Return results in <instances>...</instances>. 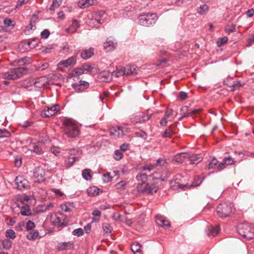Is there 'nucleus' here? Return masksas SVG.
<instances>
[{
    "instance_id": "24",
    "label": "nucleus",
    "mask_w": 254,
    "mask_h": 254,
    "mask_svg": "<svg viewBox=\"0 0 254 254\" xmlns=\"http://www.w3.org/2000/svg\"><path fill=\"white\" fill-rule=\"evenodd\" d=\"M126 75H136L138 73V69L136 68V66L133 65H128L126 66Z\"/></svg>"
},
{
    "instance_id": "6",
    "label": "nucleus",
    "mask_w": 254,
    "mask_h": 254,
    "mask_svg": "<svg viewBox=\"0 0 254 254\" xmlns=\"http://www.w3.org/2000/svg\"><path fill=\"white\" fill-rule=\"evenodd\" d=\"M137 189L139 191L152 194L157 191L158 187L155 183L154 184H149V183L139 184L137 186Z\"/></svg>"
},
{
    "instance_id": "8",
    "label": "nucleus",
    "mask_w": 254,
    "mask_h": 254,
    "mask_svg": "<svg viewBox=\"0 0 254 254\" xmlns=\"http://www.w3.org/2000/svg\"><path fill=\"white\" fill-rule=\"evenodd\" d=\"M78 152V150L74 148L70 150L69 156L65 159L64 162V165L66 168L67 169L71 167L75 161L78 160V158L76 156Z\"/></svg>"
},
{
    "instance_id": "14",
    "label": "nucleus",
    "mask_w": 254,
    "mask_h": 254,
    "mask_svg": "<svg viewBox=\"0 0 254 254\" xmlns=\"http://www.w3.org/2000/svg\"><path fill=\"white\" fill-rule=\"evenodd\" d=\"M171 187L173 190H177L178 189H184L185 188H189V184H181L180 183V179L176 178L170 182Z\"/></svg>"
},
{
    "instance_id": "46",
    "label": "nucleus",
    "mask_w": 254,
    "mask_h": 254,
    "mask_svg": "<svg viewBox=\"0 0 254 254\" xmlns=\"http://www.w3.org/2000/svg\"><path fill=\"white\" fill-rule=\"evenodd\" d=\"M5 236L6 237L11 239H14L16 237L15 232L12 229H8L5 232Z\"/></svg>"
},
{
    "instance_id": "51",
    "label": "nucleus",
    "mask_w": 254,
    "mask_h": 254,
    "mask_svg": "<svg viewBox=\"0 0 254 254\" xmlns=\"http://www.w3.org/2000/svg\"><path fill=\"white\" fill-rule=\"evenodd\" d=\"M10 133L6 129L3 128L0 129V138L8 137L10 136Z\"/></svg>"
},
{
    "instance_id": "13",
    "label": "nucleus",
    "mask_w": 254,
    "mask_h": 254,
    "mask_svg": "<svg viewBox=\"0 0 254 254\" xmlns=\"http://www.w3.org/2000/svg\"><path fill=\"white\" fill-rule=\"evenodd\" d=\"M89 84L86 81L80 80L79 83H74L72 84V87L77 92L84 91L89 87Z\"/></svg>"
},
{
    "instance_id": "29",
    "label": "nucleus",
    "mask_w": 254,
    "mask_h": 254,
    "mask_svg": "<svg viewBox=\"0 0 254 254\" xmlns=\"http://www.w3.org/2000/svg\"><path fill=\"white\" fill-rule=\"evenodd\" d=\"M190 160L191 164H197L202 160V158L200 155L193 154L190 156Z\"/></svg>"
},
{
    "instance_id": "10",
    "label": "nucleus",
    "mask_w": 254,
    "mask_h": 254,
    "mask_svg": "<svg viewBox=\"0 0 254 254\" xmlns=\"http://www.w3.org/2000/svg\"><path fill=\"white\" fill-rule=\"evenodd\" d=\"M104 14V12L102 11H98L95 13L94 15V18L90 20L89 24L93 27H99L103 21L102 17Z\"/></svg>"
},
{
    "instance_id": "60",
    "label": "nucleus",
    "mask_w": 254,
    "mask_h": 254,
    "mask_svg": "<svg viewBox=\"0 0 254 254\" xmlns=\"http://www.w3.org/2000/svg\"><path fill=\"white\" fill-rule=\"evenodd\" d=\"M127 184V183L125 181H121L120 182L117 183L115 187V188L118 189L120 190L123 188L124 187H125Z\"/></svg>"
},
{
    "instance_id": "1",
    "label": "nucleus",
    "mask_w": 254,
    "mask_h": 254,
    "mask_svg": "<svg viewBox=\"0 0 254 254\" xmlns=\"http://www.w3.org/2000/svg\"><path fill=\"white\" fill-rule=\"evenodd\" d=\"M64 132L68 137H75L79 135V131L77 125L71 120H65L63 124Z\"/></svg>"
},
{
    "instance_id": "23",
    "label": "nucleus",
    "mask_w": 254,
    "mask_h": 254,
    "mask_svg": "<svg viewBox=\"0 0 254 254\" xmlns=\"http://www.w3.org/2000/svg\"><path fill=\"white\" fill-rule=\"evenodd\" d=\"M220 230L219 226H210L208 228L207 234L208 236L215 237L217 235Z\"/></svg>"
},
{
    "instance_id": "5",
    "label": "nucleus",
    "mask_w": 254,
    "mask_h": 254,
    "mask_svg": "<svg viewBox=\"0 0 254 254\" xmlns=\"http://www.w3.org/2000/svg\"><path fill=\"white\" fill-rule=\"evenodd\" d=\"M216 212L221 218L228 217L232 212V207L226 203L220 204L217 207Z\"/></svg>"
},
{
    "instance_id": "59",
    "label": "nucleus",
    "mask_w": 254,
    "mask_h": 254,
    "mask_svg": "<svg viewBox=\"0 0 254 254\" xmlns=\"http://www.w3.org/2000/svg\"><path fill=\"white\" fill-rule=\"evenodd\" d=\"M167 163V161L165 159L159 158L157 161L156 166H163Z\"/></svg>"
},
{
    "instance_id": "43",
    "label": "nucleus",
    "mask_w": 254,
    "mask_h": 254,
    "mask_svg": "<svg viewBox=\"0 0 254 254\" xmlns=\"http://www.w3.org/2000/svg\"><path fill=\"white\" fill-rule=\"evenodd\" d=\"M130 121L132 123H141V114L132 116L130 118Z\"/></svg>"
},
{
    "instance_id": "49",
    "label": "nucleus",
    "mask_w": 254,
    "mask_h": 254,
    "mask_svg": "<svg viewBox=\"0 0 254 254\" xmlns=\"http://www.w3.org/2000/svg\"><path fill=\"white\" fill-rule=\"evenodd\" d=\"M189 107L187 106H184L181 109V114L182 115L181 118L179 119L180 121L182 120L183 118H186L187 117H184L185 114H187L189 112Z\"/></svg>"
},
{
    "instance_id": "9",
    "label": "nucleus",
    "mask_w": 254,
    "mask_h": 254,
    "mask_svg": "<svg viewBox=\"0 0 254 254\" xmlns=\"http://www.w3.org/2000/svg\"><path fill=\"white\" fill-rule=\"evenodd\" d=\"M17 188L19 190L28 189L30 184L28 180L24 178L23 176H18L15 180Z\"/></svg>"
},
{
    "instance_id": "19",
    "label": "nucleus",
    "mask_w": 254,
    "mask_h": 254,
    "mask_svg": "<svg viewBox=\"0 0 254 254\" xmlns=\"http://www.w3.org/2000/svg\"><path fill=\"white\" fill-rule=\"evenodd\" d=\"M110 133L117 137H122L125 135L123 128L119 127H114L111 128Z\"/></svg>"
},
{
    "instance_id": "15",
    "label": "nucleus",
    "mask_w": 254,
    "mask_h": 254,
    "mask_svg": "<svg viewBox=\"0 0 254 254\" xmlns=\"http://www.w3.org/2000/svg\"><path fill=\"white\" fill-rule=\"evenodd\" d=\"M76 63V57L73 56L69 58L68 59L62 61L60 62L59 64L63 67H67L69 66H73Z\"/></svg>"
},
{
    "instance_id": "30",
    "label": "nucleus",
    "mask_w": 254,
    "mask_h": 254,
    "mask_svg": "<svg viewBox=\"0 0 254 254\" xmlns=\"http://www.w3.org/2000/svg\"><path fill=\"white\" fill-rule=\"evenodd\" d=\"M124 75H126V66H119L117 67L116 71L115 73L116 77H119Z\"/></svg>"
},
{
    "instance_id": "21",
    "label": "nucleus",
    "mask_w": 254,
    "mask_h": 254,
    "mask_svg": "<svg viewBox=\"0 0 254 254\" xmlns=\"http://www.w3.org/2000/svg\"><path fill=\"white\" fill-rule=\"evenodd\" d=\"M73 246V243L71 242H61L57 245V249L59 251H64L72 248Z\"/></svg>"
},
{
    "instance_id": "42",
    "label": "nucleus",
    "mask_w": 254,
    "mask_h": 254,
    "mask_svg": "<svg viewBox=\"0 0 254 254\" xmlns=\"http://www.w3.org/2000/svg\"><path fill=\"white\" fill-rule=\"evenodd\" d=\"M1 244L4 249L9 250L11 247L12 242L10 240L5 239L2 241Z\"/></svg>"
},
{
    "instance_id": "48",
    "label": "nucleus",
    "mask_w": 254,
    "mask_h": 254,
    "mask_svg": "<svg viewBox=\"0 0 254 254\" xmlns=\"http://www.w3.org/2000/svg\"><path fill=\"white\" fill-rule=\"evenodd\" d=\"M62 2V0H54L50 7V10H54L56 8L58 7L61 4Z\"/></svg>"
},
{
    "instance_id": "44",
    "label": "nucleus",
    "mask_w": 254,
    "mask_h": 254,
    "mask_svg": "<svg viewBox=\"0 0 254 254\" xmlns=\"http://www.w3.org/2000/svg\"><path fill=\"white\" fill-rule=\"evenodd\" d=\"M202 110L201 109H196L193 110H190V111L188 112L187 114H185L184 117H189V116H193L198 114Z\"/></svg>"
},
{
    "instance_id": "35",
    "label": "nucleus",
    "mask_w": 254,
    "mask_h": 254,
    "mask_svg": "<svg viewBox=\"0 0 254 254\" xmlns=\"http://www.w3.org/2000/svg\"><path fill=\"white\" fill-rule=\"evenodd\" d=\"M91 171L89 169H85L82 171V175L83 178L86 181H89L91 179Z\"/></svg>"
},
{
    "instance_id": "17",
    "label": "nucleus",
    "mask_w": 254,
    "mask_h": 254,
    "mask_svg": "<svg viewBox=\"0 0 254 254\" xmlns=\"http://www.w3.org/2000/svg\"><path fill=\"white\" fill-rule=\"evenodd\" d=\"M149 180H152V182L155 184L158 183L159 182H164L165 181V178H161V172H154L151 175L149 176Z\"/></svg>"
},
{
    "instance_id": "38",
    "label": "nucleus",
    "mask_w": 254,
    "mask_h": 254,
    "mask_svg": "<svg viewBox=\"0 0 254 254\" xmlns=\"http://www.w3.org/2000/svg\"><path fill=\"white\" fill-rule=\"evenodd\" d=\"M208 9V6L206 4H204L198 7L197 11L199 14L203 15L207 12Z\"/></svg>"
},
{
    "instance_id": "62",
    "label": "nucleus",
    "mask_w": 254,
    "mask_h": 254,
    "mask_svg": "<svg viewBox=\"0 0 254 254\" xmlns=\"http://www.w3.org/2000/svg\"><path fill=\"white\" fill-rule=\"evenodd\" d=\"M22 164V159L20 157L16 156L14 159V165L16 167H19Z\"/></svg>"
},
{
    "instance_id": "61",
    "label": "nucleus",
    "mask_w": 254,
    "mask_h": 254,
    "mask_svg": "<svg viewBox=\"0 0 254 254\" xmlns=\"http://www.w3.org/2000/svg\"><path fill=\"white\" fill-rule=\"evenodd\" d=\"M37 43L38 40L33 39L31 41H28L27 44L29 46L30 48L32 49L35 48L37 45Z\"/></svg>"
},
{
    "instance_id": "56",
    "label": "nucleus",
    "mask_w": 254,
    "mask_h": 254,
    "mask_svg": "<svg viewBox=\"0 0 254 254\" xmlns=\"http://www.w3.org/2000/svg\"><path fill=\"white\" fill-rule=\"evenodd\" d=\"M72 235L77 236H81L83 235V231L82 228H78L72 231Z\"/></svg>"
},
{
    "instance_id": "36",
    "label": "nucleus",
    "mask_w": 254,
    "mask_h": 254,
    "mask_svg": "<svg viewBox=\"0 0 254 254\" xmlns=\"http://www.w3.org/2000/svg\"><path fill=\"white\" fill-rule=\"evenodd\" d=\"M203 181V178L199 176L195 177L191 185H189V188L191 187H197L199 186Z\"/></svg>"
},
{
    "instance_id": "7",
    "label": "nucleus",
    "mask_w": 254,
    "mask_h": 254,
    "mask_svg": "<svg viewBox=\"0 0 254 254\" xmlns=\"http://www.w3.org/2000/svg\"><path fill=\"white\" fill-rule=\"evenodd\" d=\"M33 179L34 182L41 183L46 180L45 170L41 167H36L33 172Z\"/></svg>"
},
{
    "instance_id": "55",
    "label": "nucleus",
    "mask_w": 254,
    "mask_h": 254,
    "mask_svg": "<svg viewBox=\"0 0 254 254\" xmlns=\"http://www.w3.org/2000/svg\"><path fill=\"white\" fill-rule=\"evenodd\" d=\"M81 66L83 70V71H87V72H90L92 71V70L93 69V68L91 66V65L87 63H85L84 64H83L81 65Z\"/></svg>"
},
{
    "instance_id": "50",
    "label": "nucleus",
    "mask_w": 254,
    "mask_h": 254,
    "mask_svg": "<svg viewBox=\"0 0 254 254\" xmlns=\"http://www.w3.org/2000/svg\"><path fill=\"white\" fill-rule=\"evenodd\" d=\"M223 161H224V163H225L226 166L232 165L235 162L234 159L230 156L224 157Z\"/></svg>"
},
{
    "instance_id": "22",
    "label": "nucleus",
    "mask_w": 254,
    "mask_h": 254,
    "mask_svg": "<svg viewBox=\"0 0 254 254\" xmlns=\"http://www.w3.org/2000/svg\"><path fill=\"white\" fill-rule=\"evenodd\" d=\"M94 54V48H90L89 49H84L81 53V57L84 60H87Z\"/></svg>"
},
{
    "instance_id": "54",
    "label": "nucleus",
    "mask_w": 254,
    "mask_h": 254,
    "mask_svg": "<svg viewBox=\"0 0 254 254\" xmlns=\"http://www.w3.org/2000/svg\"><path fill=\"white\" fill-rule=\"evenodd\" d=\"M103 229L104 232L106 234L110 233L112 231V228L110 225L108 223L103 224Z\"/></svg>"
},
{
    "instance_id": "34",
    "label": "nucleus",
    "mask_w": 254,
    "mask_h": 254,
    "mask_svg": "<svg viewBox=\"0 0 254 254\" xmlns=\"http://www.w3.org/2000/svg\"><path fill=\"white\" fill-rule=\"evenodd\" d=\"M99 189L96 187H90L87 190L90 196H96L99 194Z\"/></svg>"
},
{
    "instance_id": "47",
    "label": "nucleus",
    "mask_w": 254,
    "mask_h": 254,
    "mask_svg": "<svg viewBox=\"0 0 254 254\" xmlns=\"http://www.w3.org/2000/svg\"><path fill=\"white\" fill-rule=\"evenodd\" d=\"M225 31L229 34L236 31L235 25L233 24L227 25L225 28Z\"/></svg>"
},
{
    "instance_id": "16",
    "label": "nucleus",
    "mask_w": 254,
    "mask_h": 254,
    "mask_svg": "<svg viewBox=\"0 0 254 254\" xmlns=\"http://www.w3.org/2000/svg\"><path fill=\"white\" fill-rule=\"evenodd\" d=\"M103 46L104 50L106 52H111L116 49L117 46V42L111 40L107 39L106 41L104 43Z\"/></svg>"
},
{
    "instance_id": "31",
    "label": "nucleus",
    "mask_w": 254,
    "mask_h": 254,
    "mask_svg": "<svg viewBox=\"0 0 254 254\" xmlns=\"http://www.w3.org/2000/svg\"><path fill=\"white\" fill-rule=\"evenodd\" d=\"M39 232L38 230L28 233L26 235V238L29 240H35L38 238Z\"/></svg>"
},
{
    "instance_id": "45",
    "label": "nucleus",
    "mask_w": 254,
    "mask_h": 254,
    "mask_svg": "<svg viewBox=\"0 0 254 254\" xmlns=\"http://www.w3.org/2000/svg\"><path fill=\"white\" fill-rule=\"evenodd\" d=\"M84 73L82 66L74 69L70 73L71 76H73L75 75H81Z\"/></svg>"
},
{
    "instance_id": "53",
    "label": "nucleus",
    "mask_w": 254,
    "mask_h": 254,
    "mask_svg": "<svg viewBox=\"0 0 254 254\" xmlns=\"http://www.w3.org/2000/svg\"><path fill=\"white\" fill-rule=\"evenodd\" d=\"M228 41V38L227 37H223L220 38L216 42L217 46L219 47L222 46L223 44L226 43Z\"/></svg>"
},
{
    "instance_id": "20",
    "label": "nucleus",
    "mask_w": 254,
    "mask_h": 254,
    "mask_svg": "<svg viewBox=\"0 0 254 254\" xmlns=\"http://www.w3.org/2000/svg\"><path fill=\"white\" fill-rule=\"evenodd\" d=\"M31 84H33L36 88L40 89L45 85V78L44 77H41L33 79L31 82Z\"/></svg>"
},
{
    "instance_id": "12",
    "label": "nucleus",
    "mask_w": 254,
    "mask_h": 254,
    "mask_svg": "<svg viewBox=\"0 0 254 254\" xmlns=\"http://www.w3.org/2000/svg\"><path fill=\"white\" fill-rule=\"evenodd\" d=\"M50 221L51 223L55 226L65 227L67 225L66 223L64 222V220H62L61 218L55 213L51 214L50 217Z\"/></svg>"
},
{
    "instance_id": "18",
    "label": "nucleus",
    "mask_w": 254,
    "mask_h": 254,
    "mask_svg": "<svg viewBox=\"0 0 254 254\" xmlns=\"http://www.w3.org/2000/svg\"><path fill=\"white\" fill-rule=\"evenodd\" d=\"M156 223L157 225L162 227L168 228L170 226V222L163 216H157L156 218Z\"/></svg>"
},
{
    "instance_id": "25",
    "label": "nucleus",
    "mask_w": 254,
    "mask_h": 254,
    "mask_svg": "<svg viewBox=\"0 0 254 254\" xmlns=\"http://www.w3.org/2000/svg\"><path fill=\"white\" fill-rule=\"evenodd\" d=\"M188 155L186 153H181L175 155L173 160L178 163H182L188 158Z\"/></svg>"
},
{
    "instance_id": "27",
    "label": "nucleus",
    "mask_w": 254,
    "mask_h": 254,
    "mask_svg": "<svg viewBox=\"0 0 254 254\" xmlns=\"http://www.w3.org/2000/svg\"><path fill=\"white\" fill-rule=\"evenodd\" d=\"M78 21L76 20L72 21L71 25L70 27L66 29V31L69 33H73L79 28Z\"/></svg>"
},
{
    "instance_id": "39",
    "label": "nucleus",
    "mask_w": 254,
    "mask_h": 254,
    "mask_svg": "<svg viewBox=\"0 0 254 254\" xmlns=\"http://www.w3.org/2000/svg\"><path fill=\"white\" fill-rule=\"evenodd\" d=\"M218 160L215 158H213L207 166L208 170L213 169L215 168L217 169V165L218 164Z\"/></svg>"
},
{
    "instance_id": "26",
    "label": "nucleus",
    "mask_w": 254,
    "mask_h": 254,
    "mask_svg": "<svg viewBox=\"0 0 254 254\" xmlns=\"http://www.w3.org/2000/svg\"><path fill=\"white\" fill-rule=\"evenodd\" d=\"M131 250L134 254H143L141 246L138 243H134L131 246Z\"/></svg>"
},
{
    "instance_id": "58",
    "label": "nucleus",
    "mask_w": 254,
    "mask_h": 254,
    "mask_svg": "<svg viewBox=\"0 0 254 254\" xmlns=\"http://www.w3.org/2000/svg\"><path fill=\"white\" fill-rule=\"evenodd\" d=\"M35 227V225L34 222L31 221H28L26 224V229L27 231L31 230Z\"/></svg>"
},
{
    "instance_id": "32",
    "label": "nucleus",
    "mask_w": 254,
    "mask_h": 254,
    "mask_svg": "<svg viewBox=\"0 0 254 254\" xmlns=\"http://www.w3.org/2000/svg\"><path fill=\"white\" fill-rule=\"evenodd\" d=\"M29 149L37 154H41L43 152L41 147L35 144L30 145Z\"/></svg>"
},
{
    "instance_id": "52",
    "label": "nucleus",
    "mask_w": 254,
    "mask_h": 254,
    "mask_svg": "<svg viewBox=\"0 0 254 254\" xmlns=\"http://www.w3.org/2000/svg\"><path fill=\"white\" fill-rule=\"evenodd\" d=\"M4 24L6 27H13L14 26V22L13 21L11 20L9 18H5L3 21Z\"/></svg>"
},
{
    "instance_id": "3",
    "label": "nucleus",
    "mask_w": 254,
    "mask_h": 254,
    "mask_svg": "<svg viewBox=\"0 0 254 254\" xmlns=\"http://www.w3.org/2000/svg\"><path fill=\"white\" fill-rule=\"evenodd\" d=\"M26 72V69L24 67H18L10 69L7 72L1 73V77L4 79L15 80L21 77Z\"/></svg>"
},
{
    "instance_id": "64",
    "label": "nucleus",
    "mask_w": 254,
    "mask_h": 254,
    "mask_svg": "<svg viewBox=\"0 0 254 254\" xmlns=\"http://www.w3.org/2000/svg\"><path fill=\"white\" fill-rule=\"evenodd\" d=\"M178 97L181 100H183L188 98V95L187 93L185 92L181 91L180 92Z\"/></svg>"
},
{
    "instance_id": "11",
    "label": "nucleus",
    "mask_w": 254,
    "mask_h": 254,
    "mask_svg": "<svg viewBox=\"0 0 254 254\" xmlns=\"http://www.w3.org/2000/svg\"><path fill=\"white\" fill-rule=\"evenodd\" d=\"M59 110V106L57 104L51 107H47V109L41 112V115L43 117H49L55 115Z\"/></svg>"
},
{
    "instance_id": "57",
    "label": "nucleus",
    "mask_w": 254,
    "mask_h": 254,
    "mask_svg": "<svg viewBox=\"0 0 254 254\" xmlns=\"http://www.w3.org/2000/svg\"><path fill=\"white\" fill-rule=\"evenodd\" d=\"M123 154L121 151L116 150L114 154V158L116 160H119L123 157Z\"/></svg>"
},
{
    "instance_id": "41",
    "label": "nucleus",
    "mask_w": 254,
    "mask_h": 254,
    "mask_svg": "<svg viewBox=\"0 0 254 254\" xmlns=\"http://www.w3.org/2000/svg\"><path fill=\"white\" fill-rule=\"evenodd\" d=\"M20 213L23 216H29L31 214V211L28 206L21 207Z\"/></svg>"
},
{
    "instance_id": "2",
    "label": "nucleus",
    "mask_w": 254,
    "mask_h": 254,
    "mask_svg": "<svg viewBox=\"0 0 254 254\" xmlns=\"http://www.w3.org/2000/svg\"><path fill=\"white\" fill-rule=\"evenodd\" d=\"M238 233L244 238L247 240L252 239L254 238V228L247 223L239 224L237 228Z\"/></svg>"
},
{
    "instance_id": "4",
    "label": "nucleus",
    "mask_w": 254,
    "mask_h": 254,
    "mask_svg": "<svg viewBox=\"0 0 254 254\" xmlns=\"http://www.w3.org/2000/svg\"><path fill=\"white\" fill-rule=\"evenodd\" d=\"M158 19L155 13H145L138 17L139 24L142 26L149 27L154 25Z\"/></svg>"
},
{
    "instance_id": "63",
    "label": "nucleus",
    "mask_w": 254,
    "mask_h": 254,
    "mask_svg": "<svg viewBox=\"0 0 254 254\" xmlns=\"http://www.w3.org/2000/svg\"><path fill=\"white\" fill-rule=\"evenodd\" d=\"M49 35L50 32L48 29H45L41 33V36L44 39H47Z\"/></svg>"
},
{
    "instance_id": "33",
    "label": "nucleus",
    "mask_w": 254,
    "mask_h": 254,
    "mask_svg": "<svg viewBox=\"0 0 254 254\" xmlns=\"http://www.w3.org/2000/svg\"><path fill=\"white\" fill-rule=\"evenodd\" d=\"M93 0H83L79 1V4L81 8H85L88 6L93 5Z\"/></svg>"
},
{
    "instance_id": "37",
    "label": "nucleus",
    "mask_w": 254,
    "mask_h": 254,
    "mask_svg": "<svg viewBox=\"0 0 254 254\" xmlns=\"http://www.w3.org/2000/svg\"><path fill=\"white\" fill-rule=\"evenodd\" d=\"M173 132V126H170L165 130L162 136L164 138L171 137V136Z\"/></svg>"
},
{
    "instance_id": "28",
    "label": "nucleus",
    "mask_w": 254,
    "mask_h": 254,
    "mask_svg": "<svg viewBox=\"0 0 254 254\" xmlns=\"http://www.w3.org/2000/svg\"><path fill=\"white\" fill-rule=\"evenodd\" d=\"M136 180L140 182V184L146 183V181L149 180V176L145 174L139 173L136 177Z\"/></svg>"
},
{
    "instance_id": "40",
    "label": "nucleus",
    "mask_w": 254,
    "mask_h": 254,
    "mask_svg": "<svg viewBox=\"0 0 254 254\" xmlns=\"http://www.w3.org/2000/svg\"><path fill=\"white\" fill-rule=\"evenodd\" d=\"M27 58L26 57L18 59L14 61L12 64L14 65H22L27 63Z\"/></svg>"
}]
</instances>
